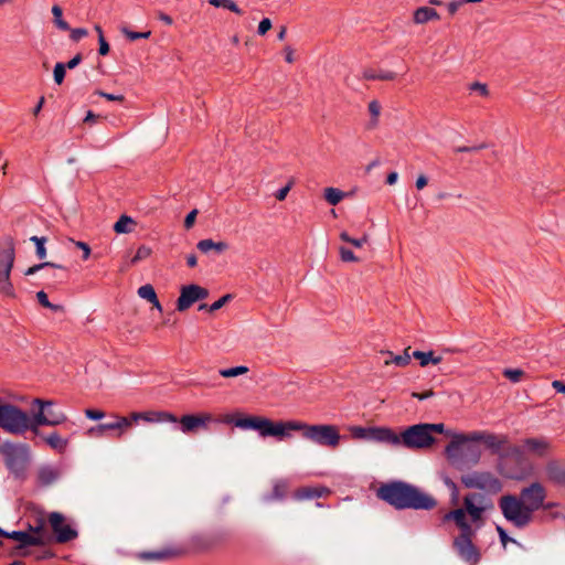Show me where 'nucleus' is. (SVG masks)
<instances>
[{"mask_svg":"<svg viewBox=\"0 0 565 565\" xmlns=\"http://www.w3.org/2000/svg\"><path fill=\"white\" fill-rule=\"evenodd\" d=\"M494 509L491 498L479 492L467 493L462 499V505L447 512L443 521L454 522L459 530V535L454 540V546L459 556L471 565L480 561V553L473 545L472 539L477 531L487 521V513Z\"/></svg>","mask_w":565,"mask_h":565,"instance_id":"obj_1","label":"nucleus"},{"mask_svg":"<svg viewBox=\"0 0 565 565\" xmlns=\"http://www.w3.org/2000/svg\"><path fill=\"white\" fill-rule=\"evenodd\" d=\"M546 489L541 482H532L520 491V495L505 494L499 499V508L504 519L518 529L527 526L533 514L544 505Z\"/></svg>","mask_w":565,"mask_h":565,"instance_id":"obj_2","label":"nucleus"},{"mask_svg":"<svg viewBox=\"0 0 565 565\" xmlns=\"http://www.w3.org/2000/svg\"><path fill=\"white\" fill-rule=\"evenodd\" d=\"M376 494L397 510H433L437 505V501L431 495L403 481L384 483Z\"/></svg>","mask_w":565,"mask_h":565,"instance_id":"obj_3","label":"nucleus"},{"mask_svg":"<svg viewBox=\"0 0 565 565\" xmlns=\"http://www.w3.org/2000/svg\"><path fill=\"white\" fill-rule=\"evenodd\" d=\"M290 431H301L303 438L332 449L337 448L341 440L339 428L335 425H310L300 420H290Z\"/></svg>","mask_w":565,"mask_h":565,"instance_id":"obj_4","label":"nucleus"},{"mask_svg":"<svg viewBox=\"0 0 565 565\" xmlns=\"http://www.w3.org/2000/svg\"><path fill=\"white\" fill-rule=\"evenodd\" d=\"M391 435L390 446L405 447L409 450L428 449L436 443V438L428 434L425 424L408 426L401 433L391 428Z\"/></svg>","mask_w":565,"mask_h":565,"instance_id":"obj_5","label":"nucleus"},{"mask_svg":"<svg viewBox=\"0 0 565 565\" xmlns=\"http://www.w3.org/2000/svg\"><path fill=\"white\" fill-rule=\"evenodd\" d=\"M234 424L242 429L256 430L264 438L275 437L282 440L291 436V434H289L290 420L273 422L262 416H246L236 419Z\"/></svg>","mask_w":565,"mask_h":565,"instance_id":"obj_6","label":"nucleus"},{"mask_svg":"<svg viewBox=\"0 0 565 565\" xmlns=\"http://www.w3.org/2000/svg\"><path fill=\"white\" fill-rule=\"evenodd\" d=\"M8 470L18 480H25L30 462V447L26 444L4 443L0 446Z\"/></svg>","mask_w":565,"mask_h":565,"instance_id":"obj_7","label":"nucleus"},{"mask_svg":"<svg viewBox=\"0 0 565 565\" xmlns=\"http://www.w3.org/2000/svg\"><path fill=\"white\" fill-rule=\"evenodd\" d=\"M0 427L9 434L22 435L32 431L33 423L26 412L0 398Z\"/></svg>","mask_w":565,"mask_h":565,"instance_id":"obj_8","label":"nucleus"},{"mask_svg":"<svg viewBox=\"0 0 565 565\" xmlns=\"http://www.w3.org/2000/svg\"><path fill=\"white\" fill-rule=\"evenodd\" d=\"M15 260V246L12 237H6L0 247V294L14 298V287L10 280Z\"/></svg>","mask_w":565,"mask_h":565,"instance_id":"obj_9","label":"nucleus"},{"mask_svg":"<svg viewBox=\"0 0 565 565\" xmlns=\"http://www.w3.org/2000/svg\"><path fill=\"white\" fill-rule=\"evenodd\" d=\"M460 480L467 489H479L488 494H497L503 488L501 480L490 471H473L461 476Z\"/></svg>","mask_w":565,"mask_h":565,"instance_id":"obj_10","label":"nucleus"},{"mask_svg":"<svg viewBox=\"0 0 565 565\" xmlns=\"http://www.w3.org/2000/svg\"><path fill=\"white\" fill-rule=\"evenodd\" d=\"M508 450L515 458H521L524 454L544 458L552 452L553 446L546 437H529L522 440L521 446H509Z\"/></svg>","mask_w":565,"mask_h":565,"instance_id":"obj_11","label":"nucleus"},{"mask_svg":"<svg viewBox=\"0 0 565 565\" xmlns=\"http://www.w3.org/2000/svg\"><path fill=\"white\" fill-rule=\"evenodd\" d=\"M47 523L52 530L53 542L57 544L68 543L78 536V532L61 512H51Z\"/></svg>","mask_w":565,"mask_h":565,"instance_id":"obj_12","label":"nucleus"},{"mask_svg":"<svg viewBox=\"0 0 565 565\" xmlns=\"http://www.w3.org/2000/svg\"><path fill=\"white\" fill-rule=\"evenodd\" d=\"M34 403L40 406L39 412L34 414V416L32 417V433H34L35 435L40 434V426H57L67 420V416L63 412L45 409L46 407L53 405L52 401H42L36 398Z\"/></svg>","mask_w":565,"mask_h":565,"instance_id":"obj_13","label":"nucleus"},{"mask_svg":"<svg viewBox=\"0 0 565 565\" xmlns=\"http://www.w3.org/2000/svg\"><path fill=\"white\" fill-rule=\"evenodd\" d=\"M209 297V290L200 285H184L180 289V296L177 299V310L183 312L193 306L196 301Z\"/></svg>","mask_w":565,"mask_h":565,"instance_id":"obj_14","label":"nucleus"},{"mask_svg":"<svg viewBox=\"0 0 565 565\" xmlns=\"http://www.w3.org/2000/svg\"><path fill=\"white\" fill-rule=\"evenodd\" d=\"M0 536L12 539L19 542V545L14 547L11 552L12 555L19 554L21 556H26L29 553L26 551L21 552L26 546H44V539L34 536L28 531H12L8 532L0 527Z\"/></svg>","mask_w":565,"mask_h":565,"instance_id":"obj_15","label":"nucleus"},{"mask_svg":"<svg viewBox=\"0 0 565 565\" xmlns=\"http://www.w3.org/2000/svg\"><path fill=\"white\" fill-rule=\"evenodd\" d=\"M350 433L354 439H365L388 445L391 441L390 427H362L352 426Z\"/></svg>","mask_w":565,"mask_h":565,"instance_id":"obj_16","label":"nucleus"},{"mask_svg":"<svg viewBox=\"0 0 565 565\" xmlns=\"http://www.w3.org/2000/svg\"><path fill=\"white\" fill-rule=\"evenodd\" d=\"M214 420L211 413L202 412L198 414L183 415L178 422L184 434L195 433L199 429L207 428V425Z\"/></svg>","mask_w":565,"mask_h":565,"instance_id":"obj_17","label":"nucleus"},{"mask_svg":"<svg viewBox=\"0 0 565 565\" xmlns=\"http://www.w3.org/2000/svg\"><path fill=\"white\" fill-rule=\"evenodd\" d=\"M545 480L556 487H565V461L550 459L544 466Z\"/></svg>","mask_w":565,"mask_h":565,"instance_id":"obj_18","label":"nucleus"},{"mask_svg":"<svg viewBox=\"0 0 565 565\" xmlns=\"http://www.w3.org/2000/svg\"><path fill=\"white\" fill-rule=\"evenodd\" d=\"M483 445L491 450L492 454L499 455L501 459L510 457L509 437L503 434L487 433Z\"/></svg>","mask_w":565,"mask_h":565,"instance_id":"obj_19","label":"nucleus"},{"mask_svg":"<svg viewBox=\"0 0 565 565\" xmlns=\"http://www.w3.org/2000/svg\"><path fill=\"white\" fill-rule=\"evenodd\" d=\"M440 14L437 10L430 6H422L416 8L413 13L411 21L416 25H424L429 22H438Z\"/></svg>","mask_w":565,"mask_h":565,"instance_id":"obj_20","label":"nucleus"},{"mask_svg":"<svg viewBox=\"0 0 565 565\" xmlns=\"http://www.w3.org/2000/svg\"><path fill=\"white\" fill-rule=\"evenodd\" d=\"M185 551L178 546H167L156 552H143L140 554L142 559L147 561H166L182 556Z\"/></svg>","mask_w":565,"mask_h":565,"instance_id":"obj_21","label":"nucleus"},{"mask_svg":"<svg viewBox=\"0 0 565 565\" xmlns=\"http://www.w3.org/2000/svg\"><path fill=\"white\" fill-rule=\"evenodd\" d=\"M46 524H49L47 519L45 520L43 516H39L34 520L33 524H29L28 527V532L34 536L44 539V545L53 543V536L47 530Z\"/></svg>","mask_w":565,"mask_h":565,"instance_id":"obj_22","label":"nucleus"},{"mask_svg":"<svg viewBox=\"0 0 565 565\" xmlns=\"http://www.w3.org/2000/svg\"><path fill=\"white\" fill-rule=\"evenodd\" d=\"M330 493L326 487H305L295 492V498L298 500L321 498Z\"/></svg>","mask_w":565,"mask_h":565,"instance_id":"obj_23","label":"nucleus"},{"mask_svg":"<svg viewBox=\"0 0 565 565\" xmlns=\"http://www.w3.org/2000/svg\"><path fill=\"white\" fill-rule=\"evenodd\" d=\"M362 78L365 81H394L396 78V73L392 71H384V70H373V68H366L362 73Z\"/></svg>","mask_w":565,"mask_h":565,"instance_id":"obj_24","label":"nucleus"},{"mask_svg":"<svg viewBox=\"0 0 565 565\" xmlns=\"http://www.w3.org/2000/svg\"><path fill=\"white\" fill-rule=\"evenodd\" d=\"M196 247L202 253H209L211 250H214L217 254H221L228 248V244L225 242H214L211 238H205V239H201L196 244Z\"/></svg>","mask_w":565,"mask_h":565,"instance_id":"obj_25","label":"nucleus"},{"mask_svg":"<svg viewBox=\"0 0 565 565\" xmlns=\"http://www.w3.org/2000/svg\"><path fill=\"white\" fill-rule=\"evenodd\" d=\"M140 414L145 422L178 423L177 416L168 412H141Z\"/></svg>","mask_w":565,"mask_h":565,"instance_id":"obj_26","label":"nucleus"},{"mask_svg":"<svg viewBox=\"0 0 565 565\" xmlns=\"http://www.w3.org/2000/svg\"><path fill=\"white\" fill-rule=\"evenodd\" d=\"M57 477V470L49 466L41 467L38 471V481L43 487L52 484Z\"/></svg>","mask_w":565,"mask_h":565,"instance_id":"obj_27","label":"nucleus"},{"mask_svg":"<svg viewBox=\"0 0 565 565\" xmlns=\"http://www.w3.org/2000/svg\"><path fill=\"white\" fill-rule=\"evenodd\" d=\"M447 436H450L451 440L446 446L445 452L448 457H455L457 456L460 447L465 444V434L447 433Z\"/></svg>","mask_w":565,"mask_h":565,"instance_id":"obj_28","label":"nucleus"},{"mask_svg":"<svg viewBox=\"0 0 565 565\" xmlns=\"http://www.w3.org/2000/svg\"><path fill=\"white\" fill-rule=\"evenodd\" d=\"M136 225H137V223L132 217L124 214L114 224V231L117 234H128L134 231Z\"/></svg>","mask_w":565,"mask_h":565,"instance_id":"obj_29","label":"nucleus"},{"mask_svg":"<svg viewBox=\"0 0 565 565\" xmlns=\"http://www.w3.org/2000/svg\"><path fill=\"white\" fill-rule=\"evenodd\" d=\"M409 349H411L409 347L406 348L404 350L403 354H398V355H393V353L391 351L384 352L385 354H387L390 356V359L384 361V364L388 365L391 363H394L397 366H406V365H408L411 363V358H412V355L408 352Z\"/></svg>","mask_w":565,"mask_h":565,"instance_id":"obj_30","label":"nucleus"},{"mask_svg":"<svg viewBox=\"0 0 565 565\" xmlns=\"http://www.w3.org/2000/svg\"><path fill=\"white\" fill-rule=\"evenodd\" d=\"M367 110L371 115V119L367 122V129H375L379 126V118L381 115L382 106L379 100L373 99L367 105Z\"/></svg>","mask_w":565,"mask_h":565,"instance_id":"obj_31","label":"nucleus"},{"mask_svg":"<svg viewBox=\"0 0 565 565\" xmlns=\"http://www.w3.org/2000/svg\"><path fill=\"white\" fill-rule=\"evenodd\" d=\"M44 440L52 449L58 452H63L67 447V439L62 438L56 431L44 437Z\"/></svg>","mask_w":565,"mask_h":565,"instance_id":"obj_32","label":"nucleus"},{"mask_svg":"<svg viewBox=\"0 0 565 565\" xmlns=\"http://www.w3.org/2000/svg\"><path fill=\"white\" fill-rule=\"evenodd\" d=\"M412 355L419 361V364L423 367L428 365L429 363L439 364L443 361V358L435 356L433 351H414Z\"/></svg>","mask_w":565,"mask_h":565,"instance_id":"obj_33","label":"nucleus"},{"mask_svg":"<svg viewBox=\"0 0 565 565\" xmlns=\"http://www.w3.org/2000/svg\"><path fill=\"white\" fill-rule=\"evenodd\" d=\"M344 196H345V193L337 188L330 186V188H326L323 191L324 200L331 205L339 204Z\"/></svg>","mask_w":565,"mask_h":565,"instance_id":"obj_34","label":"nucleus"},{"mask_svg":"<svg viewBox=\"0 0 565 565\" xmlns=\"http://www.w3.org/2000/svg\"><path fill=\"white\" fill-rule=\"evenodd\" d=\"M52 14L54 17V23L60 31L66 32L70 30L68 24L63 20V10L60 6L55 4L52 7Z\"/></svg>","mask_w":565,"mask_h":565,"instance_id":"obj_35","label":"nucleus"},{"mask_svg":"<svg viewBox=\"0 0 565 565\" xmlns=\"http://www.w3.org/2000/svg\"><path fill=\"white\" fill-rule=\"evenodd\" d=\"M209 3L215 8H224L236 14H242V10L233 0H209Z\"/></svg>","mask_w":565,"mask_h":565,"instance_id":"obj_36","label":"nucleus"},{"mask_svg":"<svg viewBox=\"0 0 565 565\" xmlns=\"http://www.w3.org/2000/svg\"><path fill=\"white\" fill-rule=\"evenodd\" d=\"M46 267H51V268H54V269H60V270L66 273V268L64 266L56 265V264H53V263H50V262H45V263L36 264V265H33V266L29 267L25 270L24 275L25 276L34 275L39 270H41L43 268H46Z\"/></svg>","mask_w":565,"mask_h":565,"instance_id":"obj_37","label":"nucleus"},{"mask_svg":"<svg viewBox=\"0 0 565 565\" xmlns=\"http://www.w3.org/2000/svg\"><path fill=\"white\" fill-rule=\"evenodd\" d=\"M36 299H38L39 303L44 308H49L53 311L63 310V306L54 305V303L50 302L46 292L43 290H40L36 292Z\"/></svg>","mask_w":565,"mask_h":565,"instance_id":"obj_38","label":"nucleus"},{"mask_svg":"<svg viewBox=\"0 0 565 565\" xmlns=\"http://www.w3.org/2000/svg\"><path fill=\"white\" fill-rule=\"evenodd\" d=\"M247 372H248L247 366L238 365V366H234V367L220 370V375L223 377H235L238 375L246 374Z\"/></svg>","mask_w":565,"mask_h":565,"instance_id":"obj_39","label":"nucleus"},{"mask_svg":"<svg viewBox=\"0 0 565 565\" xmlns=\"http://www.w3.org/2000/svg\"><path fill=\"white\" fill-rule=\"evenodd\" d=\"M138 296L147 301L151 302L156 299L157 294L152 285L147 284L138 289Z\"/></svg>","mask_w":565,"mask_h":565,"instance_id":"obj_40","label":"nucleus"},{"mask_svg":"<svg viewBox=\"0 0 565 565\" xmlns=\"http://www.w3.org/2000/svg\"><path fill=\"white\" fill-rule=\"evenodd\" d=\"M31 242L35 244L36 247V256L39 259H44L46 257V248L44 246L46 238L45 237H39V236H32L30 238Z\"/></svg>","mask_w":565,"mask_h":565,"instance_id":"obj_41","label":"nucleus"},{"mask_svg":"<svg viewBox=\"0 0 565 565\" xmlns=\"http://www.w3.org/2000/svg\"><path fill=\"white\" fill-rule=\"evenodd\" d=\"M340 238L341 241L347 242L356 248H361L367 242L366 235H364L362 238H352L347 232H342L340 234Z\"/></svg>","mask_w":565,"mask_h":565,"instance_id":"obj_42","label":"nucleus"},{"mask_svg":"<svg viewBox=\"0 0 565 565\" xmlns=\"http://www.w3.org/2000/svg\"><path fill=\"white\" fill-rule=\"evenodd\" d=\"M524 375V371L520 369H505L503 371V376L510 380L512 383H518Z\"/></svg>","mask_w":565,"mask_h":565,"instance_id":"obj_43","label":"nucleus"},{"mask_svg":"<svg viewBox=\"0 0 565 565\" xmlns=\"http://www.w3.org/2000/svg\"><path fill=\"white\" fill-rule=\"evenodd\" d=\"M286 493H287V483L284 481H279L273 488L271 498L281 500L285 498Z\"/></svg>","mask_w":565,"mask_h":565,"instance_id":"obj_44","label":"nucleus"},{"mask_svg":"<svg viewBox=\"0 0 565 565\" xmlns=\"http://www.w3.org/2000/svg\"><path fill=\"white\" fill-rule=\"evenodd\" d=\"M150 255H151V248L146 245H141L138 247L135 256L131 259V263L136 264L140 260L148 258Z\"/></svg>","mask_w":565,"mask_h":565,"instance_id":"obj_45","label":"nucleus"},{"mask_svg":"<svg viewBox=\"0 0 565 565\" xmlns=\"http://www.w3.org/2000/svg\"><path fill=\"white\" fill-rule=\"evenodd\" d=\"M113 417L117 420L119 426V433L116 434V437H121L125 430L131 426V419L119 415H113Z\"/></svg>","mask_w":565,"mask_h":565,"instance_id":"obj_46","label":"nucleus"},{"mask_svg":"<svg viewBox=\"0 0 565 565\" xmlns=\"http://www.w3.org/2000/svg\"><path fill=\"white\" fill-rule=\"evenodd\" d=\"M500 472L509 479L522 480L525 478V473L522 470H505L502 465H499Z\"/></svg>","mask_w":565,"mask_h":565,"instance_id":"obj_47","label":"nucleus"},{"mask_svg":"<svg viewBox=\"0 0 565 565\" xmlns=\"http://www.w3.org/2000/svg\"><path fill=\"white\" fill-rule=\"evenodd\" d=\"M65 72H66L65 64H63V63L55 64L53 75H54V82L57 85H61L63 83L64 77H65Z\"/></svg>","mask_w":565,"mask_h":565,"instance_id":"obj_48","label":"nucleus"},{"mask_svg":"<svg viewBox=\"0 0 565 565\" xmlns=\"http://www.w3.org/2000/svg\"><path fill=\"white\" fill-rule=\"evenodd\" d=\"M340 258L344 263H356L360 262V259L353 254V252L347 247H340L339 248Z\"/></svg>","mask_w":565,"mask_h":565,"instance_id":"obj_49","label":"nucleus"},{"mask_svg":"<svg viewBox=\"0 0 565 565\" xmlns=\"http://www.w3.org/2000/svg\"><path fill=\"white\" fill-rule=\"evenodd\" d=\"M444 483L451 491V503L457 504L458 495H459V490H458L457 484L449 477L444 478Z\"/></svg>","mask_w":565,"mask_h":565,"instance_id":"obj_50","label":"nucleus"},{"mask_svg":"<svg viewBox=\"0 0 565 565\" xmlns=\"http://www.w3.org/2000/svg\"><path fill=\"white\" fill-rule=\"evenodd\" d=\"M233 298V296L231 294H226L224 295L223 297H221L218 300L214 301L212 305H210L209 307V311L210 312H214L218 309H221L222 307H224L231 299Z\"/></svg>","mask_w":565,"mask_h":565,"instance_id":"obj_51","label":"nucleus"},{"mask_svg":"<svg viewBox=\"0 0 565 565\" xmlns=\"http://www.w3.org/2000/svg\"><path fill=\"white\" fill-rule=\"evenodd\" d=\"M469 89L472 92H478L482 97L489 96V88L487 84L480 82H473L469 85Z\"/></svg>","mask_w":565,"mask_h":565,"instance_id":"obj_52","label":"nucleus"},{"mask_svg":"<svg viewBox=\"0 0 565 565\" xmlns=\"http://www.w3.org/2000/svg\"><path fill=\"white\" fill-rule=\"evenodd\" d=\"M71 242L74 243L75 246L81 249V252H83V256H82L83 260H87L89 258L90 252H92L89 245L82 241L71 239Z\"/></svg>","mask_w":565,"mask_h":565,"instance_id":"obj_53","label":"nucleus"},{"mask_svg":"<svg viewBox=\"0 0 565 565\" xmlns=\"http://www.w3.org/2000/svg\"><path fill=\"white\" fill-rule=\"evenodd\" d=\"M425 426H426V428L428 430V434L433 435V436H434L435 433H437V434H446V435L448 433V431H446L445 424H443V423H438V424H426L425 423Z\"/></svg>","mask_w":565,"mask_h":565,"instance_id":"obj_54","label":"nucleus"},{"mask_svg":"<svg viewBox=\"0 0 565 565\" xmlns=\"http://www.w3.org/2000/svg\"><path fill=\"white\" fill-rule=\"evenodd\" d=\"M106 433V429L104 428V424L96 425L94 427H90L87 429L86 435L89 437L99 438L103 437Z\"/></svg>","mask_w":565,"mask_h":565,"instance_id":"obj_55","label":"nucleus"},{"mask_svg":"<svg viewBox=\"0 0 565 565\" xmlns=\"http://www.w3.org/2000/svg\"><path fill=\"white\" fill-rule=\"evenodd\" d=\"M487 431H473L471 434L465 435V444L468 441H480L483 444Z\"/></svg>","mask_w":565,"mask_h":565,"instance_id":"obj_56","label":"nucleus"},{"mask_svg":"<svg viewBox=\"0 0 565 565\" xmlns=\"http://www.w3.org/2000/svg\"><path fill=\"white\" fill-rule=\"evenodd\" d=\"M292 185H294V181L290 180L285 186H282L281 189H279L276 192L275 198L278 201H284L286 199V196L288 195L289 191L291 190Z\"/></svg>","mask_w":565,"mask_h":565,"instance_id":"obj_57","label":"nucleus"},{"mask_svg":"<svg viewBox=\"0 0 565 565\" xmlns=\"http://www.w3.org/2000/svg\"><path fill=\"white\" fill-rule=\"evenodd\" d=\"M273 28V23H271V20L268 19V18H265L263 19L259 24H258V29H257V32L259 35H264L266 34L270 29Z\"/></svg>","mask_w":565,"mask_h":565,"instance_id":"obj_58","label":"nucleus"},{"mask_svg":"<svg viewBox=\"0 0 565 565\" xmlns=\"http://www.w3.org/2000/svg\"><path fill=\"white\" fill-rule=\"evenodd\" d=\"M85 416L93 420H99L105 417V413L99 409L87 408L85 409Z\"/></svg>","mask_w":565,"mask_h":565,"instance_id":"obj_59","label":"nucleus"},{"mask_svg":"<svg viewBox=\"0 0 565 565\" xmlns=\"http://www.w3.org/2000/svg\"><path fill=\"white\" fill-rule=\"evenodd\" d=\"M196 214H198V211L196 210H192L184 218V226L185 228H191L195 222V217H196Z\"/></svg>","mask_w":565,"mask_h":565,"instance_id":"obj_60","label":"nucleus"},{"mask_svg":"<svg viewBox=\"0 0 565 565\" xmlns=\"http://www.w3.org/2000/svg\"><path fill=\"white\" fill-rule=\"evenodd\" d=\"M435 395V392L433 390H427L423 393H418V392H413L412 393V397L414 398H417L419 401H424V399H427L429 397H433Z\"/></svg>","mask_w":565,"mask_h":565,"instance_id":"obj_61","label":"nucleus"},{"mask_svg":"<svg viewBox=\"0 0 565 565\" xmlns=\"http://www.w3.org/2000/svg\"><path fill=\"white\" fill-rule=\"evenodd\" d=\"M461 6H463L461 0H454L447 4V10L450 15H454Z\"/></svg>","mask_w":565,"mask_h":565,"instance_id":"obj_62","label":"nucleus"},{"mask_svg":"<svg viewBox=\"0 0 565 565\" xmlns=\"http://www.w3.org/2000/svg\"><path fill=\"white\" fill-rule=\"evenodd\" d=\"M497 531L499 533V537H500V541L502 543L503 546L507 545L508 542H515L513 539H510L505 532V530L501 526H497Z\"/></svg>","mask_w":565,"mask_h":565,"instance_id":"obj_63","label":"nucleus"},{"mask_svg":"<svg viewBox=\"0 0 565 565\" xmlns=\"http://www.w3.org/2000/svg\"><path fill=\"white\" fill-rule=\"evenodd\" d=\"M81 61H82V54L77 53L72 60H70L65 64V68L73 70V68H75L81 63Z\"/></svg>","mask_w":565,"mask_h":565,"instance_id":"obj_64","label":"nucleus"}]
</instances>
